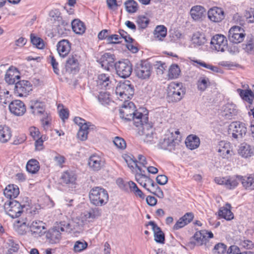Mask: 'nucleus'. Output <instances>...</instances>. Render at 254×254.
<instances>
[{
  "label": "nucleus",
  "mask_w": 254,
  "mask_h": 254,
  "mask_svg": "<svg viewBox=\"0 0 254 254\" xmlns=\"http://www.w3.org/2000/svg\"><path fill=\"white\" fill-rule=\"evenodd\" d=\"M104 160L97 155H93L88 159V164L90 168L94 171L101 170L104 166Z\"/></svg>",
  "instance_id": "obj_19"
},
{
  "label": "nucleus",
  "mask_w": 254,
  "mask_h": 254,
  "mask_svg": "<svg viewBox=\"0 0 254 254\" xmlns=\"http://www.w3.org/2000/svg\"><path fill=\"white\" fill-rule=\"evenodd\" d=\"M47 241L51 244H57L59 243L61 238V232L55 227L50 229L46 234Z\"/></svg>",
  "instance_id": "obj_26"
},
{
  "label": "nucleus",
  "mask_w": 254,
  "mask_h": 254,
  "mask_svg": "<svg viewBox=\"0 0 254 254\" xmlns=\"http://www.w3.org/2000/svg\"><path fill=\"white\" fill-rule=\"evenodd\" d=\"M8 107L10 113L15 116H22L26 112L25 104L19 100L11 101L9 104Z\"/></svg>",
  "instance_id": "obj_16"
},
{
  "label": "nucleus",
  "mask_w": 254,
  "mask_h": 254,
  "mask_svg": "<svg viewBox=\"0 0 254 254\" xmlns=\"http://www.w3.org/2000/svg\"><path fill=\"white\" fill-rule=\"evenodd\" d=\"M204 233H202L201 232H196L193 236V239L195 242H190V244H195L197 246L202 245L203 244H205L207 239L206 236L204 235Z\"/></svg>",
  "instance_id": "obj_44"
},
{
  "label": "nucleus",
  "mask_w": 254,
  "mask_h": 254,
  "mask_svg": "<svg viewBox=\"0 0 254 254\" xmlns=\"http://www.w3.org/2000/svg\"><path fill=\"white\" fill-rule=\"evenodd\" d=\"M90 126L84 125L81 128H79L77 136L80 140L83 141L87 139Z\"/></svg>",
  "instance_id": "obj_48"
},
{
  "label": "nucleus",
  "mask_w": 254,
  "mask_h": 254,
  "mask_svg": "<svg viewBox=\"0 0 254 254\" xmlns=\"http://www.w3.org/2000/svg\"><path fill=\"white\" fill-rule=\"evenodd\" d=\"M24 205L15 200H7L4 203V208L7 214L12 218H17L23 213Z\"/></svg>",
  "instance_id": "obj_7"
},
{
  "label": "nucleus",
  "mask_w": 254,
  "mask_h": 254,
  "mask_svg": "<svg viewBox=\"0 0 254 254\" xmlns=\"http://www.w3.org/2000/svg\"><path fill=\"white\" fill-rule=\"evenodd\" d=\"M156 180L158 184L160 185H164L168 182V178L165 175H160L156 177Z\"/></svg>",
  "instance_id": "obj_63"
},
{
  "label": "nucleus",
  "mask_w": 254,
  "mask_h": 254,
  "mask_svg": "<svg viewBox=\"0 0 254 254\" xmlns=\"http://www.w3.org/2000/svg\"><path fill=\"white\" fill-rule=\"evenodd\" d=\"M205 12V9L203 7L200 5H195L193 6L190 11V14L194 20H200Z\"/></svg>",
  "instance_id": "obj_35"
},
{
  "label": "nucleus",
  "mask_w": 254,
  "mask_h": 254,
  "mask_svg": "<svg viewBox=\"0 0 254 254\" xmlns=\"http://www.w3.org/2000/svg\"><path fill=\"white\" fill-rule=\"evenodd\" d=\"M121 38L117 34H113L107 38V42L108 44H119L121 42L119 41Z\"/></svg>",
  "instance_id": "obj_59"
},
{
  "label": "nucleus",
  "mask_w": 254,
  "mask_h": 254,
  "mask_svg": "<svg viewBox=\"0 0 254 254\" xmlns=\"http://www.w3.org/2000/svg\"><path fill=\"white\" fill-rule=\"evenodd\" d=\"M87 247V243L85 241H76L73 247V250L75 252H80L85 250Z\"/></svg>",
  "instance_id": "obj_56"
},
{
  "label": "nucleus",
  "mask_w": 254,
  "mask_h": 254,
  "mask_svg": "<svg viewBox=\"0 0 254 254\" xmlns=\"http://www.w3.org/2000/svg\"><path fill=\"white\" fill-rule=\"evenodd\" d=\"M191 41L194 47H199L206 43L207 39L203 33L197 31L193 34Z\"/></svg>",
  "instance_id": "obj_29"
},
{
  "label": "nucleus",
  "mask_w": 254,
  "mask_h": 254,
  "mask_svg": "<svg viewBox=\"0 0 254 254\" xmlns=\"http://www.w3.org/2000/svg\"><path fill=\"white\" fill-rule=\"evenodd\" d=\"M126 10L130 13L135 12L138 9V4L134 0H127L125 2Z\"/></svg>",
  "instance_id": "obj_46"
},
{
  "label": "nucleus",
  "mask_w": 254,
  "mask_h": 254,
  "mask_svg": "<svg viewBox=\"0 0 254 254\" xmlns=\"http://www.w3.org/2000/svg\"><path fill=\"white\" fill-rule=\"evenodd\" d=\"M243 49L248 54H253L254 52V41L252 38L247 42V43L243 45Z\"/></svg>",
  "instance_id": "obj_53"
},
{
  "label": "nucleus",
  "mask_w": 254,
  "mask_h": 254,
  "mask_svg": "<svg viewBox=\"0 0 254 254\" xmlns=\"http://www.w3.org/2000/svg\"><path fill=\"white\" fill-rule=\"evenodd\" d=\"M111 83L110 76L105 73L98 75L97 80V85L99 88L103 89H107Z\"/></svg>",
  "instance_id": "obj_33"
},
{
  "label": "nucleus",
  "mask_w": 254,
  "mask_h": 254,
  "mask_svg": "<svg viewBox=\"0 0 254 254\" xmlns=\"http://www.w3.org/2000/svg\"><path fill=\"white\" fill-rule=\"evenodd\" d=\"M253 153L251 146L246 143H242L238 150V153L245 158L251 156Z\"/></svg>",
  "instance_id": "obj_39"
},
{
  "label": "nucleus",
  "mask_w": 254,
  "mask_h": 254,
  "mask_svg": "<svg viewBox=\"0 0 254 254\" xmlns=\"http://www.w3.org/2000/svg\"><path fill=\"white\" fill-rule=\"evenodd\" d=\"M57 51L62 57L66 56L71 50V44L67 40L63 39L59 41L57 45Z\"/></svg>",
  "instance_id": "obj_24"
},
{
  "label": "nucleus",
  "mask_w": 254,
  "mask_h": 254,
  "mask_svg": "<svg viewBox=\"0 0 254 254\" xmlns=\"http://www.w3.org/2000/svg\"><path fill=\"white\" fill-rule=\"evenodd\" d=\"M237 92L239 93L242 100L247 103V108H249L250 111L248 114L249 116L253 115L254 117V108H251L254 99V93L251 89H242L238 88Z\"/></svg>",
  "instance_id": "obj_13"
},
{
  "label": "nucleus",
  "mask_w": 254,
  "mask_h": 254,
  "mask_svg": "<svg viewBox=\"0 0 254 254\" xmlns=\"http://www.w3.org/2000/svg\"><path fill=\"white\" fill-rule=\"evenodd\" d=\"M73 31L78 34H82L85 31V26L84 23L78 19H74L71 22Z\"/></svg>",
  "instance_id": "obj_38"
},
{
  "label": "nucleus",
  "mask_w": 254,
  "mask_h": 254,
  "mask_svg": "<svg viewBox=\"0 0 254 254\" xmlns=\"http://www.w3.org/2000/svg\"><path fill=\"white\" fill-rule=\"evenodd\" d=\"M78 57L76 54H71L67 58L65 68L66 71L68 72L75 73L79 70Z\"/></svg>",
  "instance_id": "obj_18"
},
{
  "label": "nucleus",
  "mask_w": 254,
  "mask_h": 254,
  "mask_svg": "<svg viewBox=\"0 0 254 254\" xmlns=\"http://www.w3.org/2000/svg\"><path fill=\"white\" fill-rule=\"evenodd\" d=\"M238 176H228L224 178L217 177L215 179V182L219 185H225L226 188L232 190L235 188L240 181L237 178Z\"/></svg>",
  "instance_id": "obj_15"
},
{
  "label": "nucleus",
  "mask_w": 254,
  "mask_h": 254,
  "mask_svg": "<svg viewBox=\"0 0 254 254\" xmlns=\"http://www.w3.org/2000/svg\"><path fill=\"white\" fill-rule=\"evenodd\" d=\"M125 160L127 163V164L128 167L131 169L137 168L140 172L141 171V168L137 165L138 161L136 159H133L130 157L128 156L125 159Z\"/></svg>",
  "instance_id": "obj_57"
},
{
  "label": "nucleus",
  "mask_w": 254,
  "mask_h": 254,
  "mask_svg": "<svg viewBox=\"0 0 254 254\" xmlns=\"http://www.w3.org/2000/svg\"><path fill=\"white\" fill-rule=\"evenodd\" d=\"M237 178L240 181H241L243 186L246 188V189L250 190L254 189L252 186L254 182L253 177L251 176L243 177L240 176H238Z\"/></svg>",
  "instance_id": "obj_42"
},
{
  "label": "nucleus",
  "mask_w": 254,
  "mask_h": 254,
  "mask_svg": "<svg viewBox=\"0 0 254 254\" xmlns=\"http://www.w3.org/2000/svg\"><path fill=\"white\" fill-rule=\"evenodd\" d=\"M145 225L146 226L148 225L152 226V229L154 233V240L157 243L164 244L165 235L161 228L154 221H150Z\"/></svg>",
  "instance_id": "obj_23"
},
{
  "label": "nucleus",
  "mask_w": 254,
  "mask_h": 254,
  "mask_svg": "<svg viewBox=\"0 0 254 254\" xmlns=\"http://www.w3.org/2000/svg\"><path fill=\"white\" fill-rule=\"evenodd\" d=\"M210 44L217 51L224 52L228 48L226 38L221 34L214 36L211 39Z\"/></svg>",
  "instance_id": "obj_14"
},
{
  "label": "nucleus",
  "mask_w": 254,
  "mask_h": 254,
  "mask_svg": "<svg viewBox=\"0 0 254 254\" xmlns=\"http://www.w3.org/2000/svg\"><path fill=\"white\" fill-rule=\"evenodd\" d=\"M227 250V246L223 243L216 244L213 250L214 254H224Z\"/></svg>",
  "instance_id": "obj_54"
},
{
  "label": "nucleus",
  "mask_w": 254,
  "mask_h": 254,
  "mask_svg": "<svg viewBox=\"0 0 254 254\" xmlns=\"http://www.w3.org/2000/svg\"><path fill=\"white\" fill-rule=\"evenodd\" d=\"M90 203L96 206L105 205L109 200L107 191L100 187H95L91 189L89 193Z\"/></svg>",
  "instance_id": "obj_3"
},
{
  "label": "nucleus",
  "mask_w": 254,
  "mask_h": 254,
  "mask_svg": "<svg viewBox=\"0 0 254 254\" xmlns=\"http://www.w3.org/2000/svg\"><path fill=\"white\" fill-rule=\"evenodd\" d=\"M134 72L138 78L142 79H148L151 75L152 67L149 62L141 61L136 64Z\"/></svg>",
  "instance_id": "obj_9"
},
{
  "label": "nucleus",
  "mask_w": 254,
  "mask_h": 254,
  "mask_svg": "<svg viewBox=\"0 0 254 254\" xmlns=\"http://www.w3.org/2000/svg\"><path fill=\"white\" fill-rule=\"evenodd\" d=\"M167 99L169 102H177L180 101L185 94V88L182 83L172 82L167 88Z\"/></svg>",
  "instance_id": "obj_5"
},
{
  "label": "nucleus",
  "mask_w": 254,
  "mask_h": 254,
  "mask_svg": "<svg viewBox=\"0 0 254 254\" xmlns=\"http://www.w3.org/2000/svg\"><path fill=\"white\" fill-rule=\"evenodd\" d=\"M27 222L28 219L26 217L17 219L13 225L14 230L20 235H25L29 228V225Z\"/></svg>",
  "instance_id": "obj_22"
},
{
  "label": "nucleus",
  "mask_w": 254,
  "mask_h": 254,
  "mask_svg": "<svg viewBox=\"0 0 254 254\" xmlns=\"http://www.w3.org/2000/svg\"><path fill=\"white\" fill-rule=\"evenodd\" d=\"M60 10L58 9H55L51 10L49 12V16L51 18V20L53 21L55 25L59 22V20H62V16Z\"/></svg>",
  "instance_id": "obj_50"
},
{
  "label": "nucleus",
  "mask_w": 254,
  "mask_h": 254,
  "mask_svg": "<svg viewBox=\"0 0 254 254\" xmlns=\"http://www.w3.org/2000/svg\"><path fill=\"white\" fill-rule=\"evenodd\" d=\"M29 229L35 236H40L45 233L44 230L46 229L45 224L43 221L35 220L29 225Z\"/></svg>",
  "instance_id": "obj_25"
},
{
  "label": "nucleus",
  "mask_w": 254,
  "mask_h": 254,
  "mask_svg": "<svg viewBox=\"0 0 254 254\" xmlns=\"http://www.w3.org/2000/svg\"><path fill=\"white\" fill-rule=\"evenodd\" d=\"M154 37L160 41H163L167 35V28L164 25H158L156 27L154 32Z\"/></svg>",
  "instance_id": "obj_40"
},
{
  "label": "nucleus",
  "mask_w": 254,
  "mask_h": 254,
  "mask_svg": "<svg viewBox=\"0 0 254 254\" xmlns=\"http://www.w3.org/2000/svg\"><path fill=\"white\" fill-rule=\"evenodd\" d=\"M115 68L117 74L123 78L129 77L132 71V64L127 60L116 62Z\"/></svg>",
  "instance_id": "obj_8"
},
{
  "label": "nucleus",
  "mask_w": 254,
  "mask_h": 254,
  "mask_svg": "<svg viewBox=\"0 0 254 254\" xmlns=\"http://www.w3.org/2000/svg\"><path fill=\"white\" fill-rule=\"evenodd\" d=\"M31 42L32 44L39 49H43L45 47L44 41L42 39L31 34Z\"/></svg>",
  "instance_id": "obj_49"
},
{
  "label": "nucleus",
  "mask_w": 254,
  "mask_h": 254,
  "mask_svg": "<svg viewBox=\"0 0 254 254\" xmlns=\"http://www.w3.org/2000/svg\"><path fill=\"white\" fill-rule=\"evenodd\" d=\"M30 112L35 115H41L45 112L44 104L38 100H32L29 103Z\"/></svg>",
  "instance_id": "obj_27"
},
{
  "label": "nucleus",
  "mask_w": 254,
  "mask_h": 254,
  "mask_svg": "<svg viewBox=\"0 0 254 254\" xmlns=\"http://www.w3.org/2000/svg\"><path fill=\"white\" fill-rule=\"evenodd\" d=\"M136 22L139 28L145 29L149 24V19L145 16H139L137 18Z\"/></svg>",
  "instance_id": "obj_51"
},
{
  "label": "nucleus",
  "mask_w": 254,
  "mask_h": 254,
  "mask_svg": "<svg viewBox=\"0 0 254 254\" xmlns=\"http://www.w3.org/2000/svg\"><path fill=\"white\" fill-rule=\"evenodd\" d=\"M62 183L65 184H73L76 180V176L72 171H65L61 176Z\"/></svg>",
  "instance_id": "obj_36"
},
{
  "label": "nucleus",
  "mask_w": 254,
  "mask_h": 254,
  "mask_svg": "<svg viewBox=\"0 0 254 254\" xmlns=\"http://www.w3.org/2000/svg\"><path fill=\"white\" fill-rule=\"evenodd\" d=\"M209 80L205 77H201L197 81V87L200 91H204L208 86Z\"/></svg>",
  "instance_id": "obj_58"
},
{
  "label": "nucleus",
  "mask_w": 254,
  "mask_h": 254,
  "mask_svg": "<svg viewBox=\"0 0 254 254\" xmlns=\"http://www.w3.org/2000/svg\"><path fill=\"white\" fill-rule=\"evenodd\" d=\"M26 168L29 173L36 174L40 169L39 163L35 159H31L27 163Z\"/></svg>",
  "instance_id": "obj_41"
},
{
  "label": "nucleus",
  "mask_w": 254,
  "mask_h": 254,
  "mask_svg": "<svg viewBox=\"0 0 254 254\" xmlns=\"http://www.w3.org/2000/svg\"><path fill=\"white\" fill-rule=\"evenodd\" d=\"M50 58L51 59L50 64L52 65L54 72L57 75L59 74L60 70L58 68V63L56 61V60L54 58V57L52 55L50 56Z\"/></svg>",
  "instance_id": "obj_60"
},
{
  "label": "nucleus",
  "mask_w": 254,
  "mask_h": 254,
  "mask_svg": "<svg viewBox=\"0 0 254 254\" xmlns=\"http://www.w3.org/2000/svg\"><path fill=\"white\" fill-rule=\"evenodd\" d=\"M55 227L60 232H70L72 230L69 221L67 219L66 221H60Z\"/></svg>",
  "instance_id": "obj_43"
},
{
  "label": "nucleus",
  "mask_w": 254,
  "mask_h": 254,
  "mask_svg": "<svg viewBox=\"0 0 254 254\" xmlns=\"http://www.w3.org/2000/svg\"><path fill=\"white\" fill-rule=\"evenodd\" d=\"M231 208L230 204L226 203L225 207H222L220 208L218 211L219 216L227 220L233 219L234 215L230 210Z\"/></svg>",
  "instance_id": "obj_32"
},
{
  "label": "nucleus",
  "mask_w": 254,
  "mask_h": 254,
  "mask_svg": "<svg viewBox=\"0 0 254 254\" xmlns=\"http://www.w3.org/2000/svg\"><path fill=\"white\" fill-rule=\"evenodd\" d=\"M185 143L188 148L192 150L199 146L200 140L199 137L195 135H190L187 137Z\"/></svg>",
  "instance_id": "obj_34"
},
{
  "label": "nucleus",
  "mask_w": 254,
  "mask_h": 254,
  "mask_svg": "<svg viewBox=\"0 0 254 254\" xmlns=\"http://www.w3.org/2000/svg\"><path fill=\"white\" fill-rule=\"evenodd\" d=\"M227 253V254H243V253L240 252L239 247L235 245L230 246Z\"/></svg>",
  "instance_id": "obj_64"
},
{
  "label": "nucleus",
  "mask_w": 254,
  "mask_h": 254,
  "mask_svg": "<svg viewBox=\"0 0 254 254\" xmlns=\"http://www.w3.org/2000/svg\"><path fill=\"white\" fill-rule=\"evenodd\" d=\"M181 140V136L178 129L171 132L169 130L160 140L158 145L161 149L172 151L179 145Z\"/></svg>",
  "instance_id": "obj_2"
},
{
  "label": "nucleus",
  "mask_w": 254,
  "mask_h": 254,
  "mask_svg": "<svg viewBox=\"0 0 254 254\" xmlns=\"http://www.w3.org/2000/svg\"><path fill=\"white\" fill-rule=\"evenodd\" d=\"M237 114L236 106L228 103L223 106V116L227 119H231Z\"/></svg>",
  "instance_id": "obj_28"
},
{
  "label": "nucleus",
  "mask_w": 254,
  "mask_h": 254,
  "mask_svg": "<svg viewBox=\"0 0 254 254\" xmlns=\"http://www.w3.org/2000/svg\"><path fill=\"white\" fill-rule=\"evenodd\" d=\"M228 132L229 134H232L234 138L239 139L246 133L247 128L244 123L240 122H234L229 125Z\"/></svg>",
  "instance_id": "obj_10"
},
{
  "label": "nucleus",
  "mask_w": 254,
  "mask_h": 254,
  "mask_svg": "<svg viewBox=\"0 0 254 254\" xmlns=\"http://www.w3.org/2000/svg\"><path fill=\"white\" fill-rule=\"evenodd\" d=\"M115 60L114 54L106 53L101 56L99 62L103 68L109 71L111 68L115 67Z\"/></svg>",
  "instance_id": "obj_17"
},
{
  "label": "nucleus",
  "mask_w": 254,
  "mask_h": 254,
  "mask_svg": "<svg viewBox=\"0 0 254 254\" xmlns=\"http://www.w3.org/2000/svg\"><path fill=\"white\" fill-rule=\"evenodd\" d=\"M120 116L127 122L132 120L136 127L140 126V124L144 121V117H146L142 113L136 112L134 103L128 101H124V104L120 109Z\"/></svg>",
  "instance_id": "obj_1"
},
{
  "label": "nucleus",
  "mask_w": 254,
  "mask_h": 254,
  "mask_svg": "<svg viewBox=\"0 0 254 254\" xmlns=\"http://www.w3.org/2000/svg\"><path fill=\"white\" fill-rule=\"evenodd\" d=\"M55 26L57 27L58 32L60 34H63L64 31L68 30L70 27L69 22L63 20V18L62 20H59Z\"/></svg>",
  "instance_id": "obj_45"
},
{
  "label": "nucleus",
  "mask_w": 254,
  "mask_h": 254,
  "mask_svg": "<svg viewBox=\"0 0 254 254\" xmlns=\"http://www.w3.org/2000/svg\"><path fill=\"white\" fill-rule=\"evenodd\" d=\"M113 142L115 145L119 149L123 150L126 147V142L125 140L120 137H115Z\"/></svg>",
  "instance_id": "obj_55"
},
{
  "label": "nucleus",
  "mask_w": 254,
  "mask_h": 254,
  "mask_svg": "<svg viewBox=\"0 0 254 254\" xmlns=\"http://www.w3.org/2000/svg\"><path fill=\"white\" fill-rule=\"evenodd\" d=\"M181 72L179 66L176 64H172L169 69L168 76L171 79H175L178 77Z\"/></svg>",
  "instance_id": "obj_47"
},
{
  "label": "nucleus",
  "mask_w": 254,
  "mask_h": 254,
  "mask_svg": "<svg viewBox=\"0 0 254 254\" xmlns=\"http://www.w3.org/2000/svg\"><path fill=\"white\" fill-rule=\"evenodd\" d=\"M20 78V73L16 68L9 67L6 71L4 80L5 82L9 84H14Z\"/></svg>",
  "instance_id": "obj_21"
},
{
  "label": "nucleus",
  "mask_w": 254,
  "mask_h": 254,
  "mask_svg": "<svg viewBox=\"0 0 254 254\" xmlns=\"http://www.w3.org/2000/svg\"><path fill=\"white\" fill-rule=\"evenodd\" d=\"M19 193L18 188L14 185L7 186L4 190L3 194L4 196L9 198V200H13Z\"/></svg>",
  "instance_id": "obj_31"
},
{
  "label": "nucleus",
  "mask_w": 254,
  "mask_h": 254,
  "mask_svg": "<svg viewBox=\"0 0 254 254\" xmlns=\"http://www.w3.org/2000/svg\"><path fill=\"white\" fill-rule=\"evenodd\" d=\"M245 36V31L242 28L234 26L229 30L228 37L231 42L238 44L243 41Z\"/></svg>",
  "instance_id": "obj_11"
},
{
  "label": "nucleus",
  "mask_w": 254,
  "mask_h": 254,
  "mask_svg": "<svg viewBox=\"0 0 254 254\" xmlns=\"http://www.w3.org/2000/svg\"><path fill=\"white\" fill-rule=\"evenodd\" d=\"M29 131L31 136L34 140L40 138V132L39 129L34 127H32L29 128Z\"/></svg>",
  "instance_id": "obj_62"
},
{
  "label": "nucleus",
  "mask_w": 254,
  "mask_h": 254,
  "mask_svg": "<svg viewBox=\"0 0 254 254\" xmlns=\"http://www.w3.org/2000/svg\"><path fill=\"white\" fill-rule=\"evenodd\" d=\"M100 214L101 213L99 209L97 208H95L86 211L85 213V217L86 219H93L100 216Z\"/></svg>",
  "instance_id": "obj_52"
},
{
  "label": "nucleus",
  "mask_w": 254,
  "mask_h": 254,
  "mask_svg": "<svg viewBox=\"0 0 254 254\" xmlns=\"http://www.w3.org/2000/svg\"><path fill=\"white\" fill-rule=\"evenodd\" d=\"M218 148L219 154L222 158H228L230 156L231 147L229 142L221 141Z\"/></svg>",
  "instance_id": "obj_30"
},
{
  "label": "nucleus",
  "mask_w": 254,
  "mask_h": 254,
  "mask_svg": "<svg viewBox=\"0 0 254 254\" xmlns=\"http://www.w3.org/2000/svg\"><path fill=\"white\" fill-rule=\"evenodd\" d=\"M194 62L199 64L200 65L205 67L206 68L209 69L212 71L217 72L218 68L216 66H213L211 64H207L203 62H201L200 61H194Z\"/></svg>",
  "instance_id": "obj_61"
},
{
  "label": "nucleus",
  "mask_w": 254,
  "mask_h": 254,
  "mask_svg": "<svg viewBox=\"0 0 254 254\" xmlns=\"http://www.w3.org/2000/svg\"><path fill=\"white\" fill-rule=\"evenodd\" d=\"M144 121L140 124L139 132L143 136V141L146 144L150 145L157 142V138L156 133L154 132V128L152 123L148 122L147 117H144Z\"/></svg>",
  "instance_id": "obj_4"
},
{
  "label": "nucleus",
  "mask_w": 254,
  "mask_h": 254,
  "mask_svg": "<svg viewBox=\"0 0 254 254\" xmlns=\"http://www.w3.org/2000/svg\"><path fill=\"white\" fill-rule=\"evenodd\" d=\"M11 136V132L9 127L6 126H0V141L6 142Z\"/></svg>",
  "instance_id": "obj_37"
},
{
  "label": "nucleus",
  "mask_w": 254,
  "mask_h": 254,
  "mask_svg": "<svg viewBox=\"0 0 254 254\" xmlns=\"http://www.w3.org/2000/svg\"><path fill=\"white\" fill-rule=\"evenodd\" d=\"M32 90V85L28 80L17 81L14 85V93L19 97L26 96Z\"/></svg>",
  "instance_id": "obj_12"
},
{
  "label": "nucleus",
  "mask_w": 254,
  "mask_h": 254,
  "mask_svg": "<svg viewBox=\"0 0 254 254\" xmlns=\"http://www.w3.org/2000/svg\"><path fill=\"white\" fill-rule=\"evenodd\" d=\"M134 93V86L129 80L120 82L116 89V94L121 101H128L132 97Z\"/></svg>",
  "instance_id": "obj_6"
},
{
  "label": "nucleus",
  "mask_w": 254,
  "mask_h": 254,
  "mask_svg": "<svg viewBox=\"0 0 254 254\" xmlns=\"http://www.w3.org/2000/svg\"><path fill=\"white\" fill-rule=\"evenodd\" d=\"M208 18L212 22H219L224 19V12L221 8L214 7L208 11Z\"/></svg>",
  "instance_id": "obj_20"
}]
</instances>
